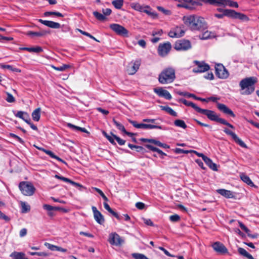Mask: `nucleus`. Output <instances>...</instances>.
Wrapping results in <instances>:
<instances>
[{
	"mask_svg": "<svg viewBox=\"0 0 259 259\" xmlns=\"http://www.w3.org/2000/svg\"><path fill=\"white\" fill-rule=\"evenodd\" d=\"M123 0H114L112 2V4L117 9H121L123 5Z\"/></svg>",
	"mask_w": 259,
	"mask_h": 259,
	"instance_id": "nucleus-43",
	"label": "nucleus"
},
{
	"mask_svg": "<svg viewBox=\"0 0 259 259\" xmlns=\"http://www.w3.org/2000/svg\"><path fill=\"white\" fill-rule=\"evenodd\" d=\"M51 67L56 70L59 71H63L66 70L67 69L70 68V65L68 64H63V65L60 67H56L54 65H51Z\"/></svg>",
	"mask_w": 259,
	"mask_h": 259,
	"instance_id": "nucleus-46",
	"label": "nucleus"
},
{
	"mask_svg": "<svg viewBox=\"0 0 259 259\" xmlns=\"http://www.w3.org/2000/svg\"><path fill=\"white\" fill-rule=\"evenodd\" d=\"M169 220L170 221L173 222H178L180 220V217L178 214L171 215L169 217Z\"/></svg>",
	"mask_w": 259,
	"mask_h": 259,
	"instance_id": "nucleus-60",
	"label": "nucleus"
},
{
	"mask_svg": "<svg viewBox=\"0 0 259 259\" xmlns=\"http://www.w3.org/2000/svg\"><path fill=\"white\" fill-rule=\"evenodd\" d=\"M257 82V78L255 76L246 77L242 79L239 82L241 93L243 95H249L255 91V84Z\"/></svg>",
	"mask_w": 259,
	"mask_h": 259,
	"instance_id": "nucleus-2",
	"label": "nucleus"
},
{
	"mask_svg": "<svg viewBox=\"0 0 259 259\" xmlns=\"http://www.w3.org/2000/svg\"><path fill=\"white\" fill-rule=\"evenodd\" d=\"M113 122L114 124V125L116 126V127L123 133L125 132V128L124 126L120 123L118 122L116 120H115L114 119L113 120Z\"/></svg>",
	"mask_w": 259,
	"mask_h": 259,
	"instance_id": "nucleus-49",
	"label": "nucleus"
},
{
	"mask_svg": "<svg viewBox=\"0 0 259 259\" xmlns=\"http://www.w3.org/2000/svg\"><path fill=\"white\" fill-rule=\"evenodd\" d=\"M38 21L45 26L51 28L58 29L61 27L60 24L58 22L52 21L44 20L42 19H38Z\"/></svg>",
	"mask_w": 259,
	"mask_h": 259,
	"instance_id": "nucleus-20",
	"label": "nucleus"
},
{
	"mask_svg": "<svg viewBox=\"0 0 259 259\" xmlns=\"http://www.w3.org/2000/svg\"><path fill=\"white\" fill-rule=\"evenodd\" d=\"M157 9L158 11L162 12L164 14L166 15H170L171 14L170 11L168 10H166L164 8L161 6H157Z\"/></svg>",
	"mask_w": 259,
	"mask_h": 259,
	"instance_id": "nucleus-56",
	"label": "nucleus"
},
{
	"mask_svg": "<svg viewBox=\"0 0 259 259\" xmlns=\"http://www.w3.org/2000/svg\"><path fill=\"white\" fill-rule=\"evenodd\" d=\"M231 10L229 9H225L223 11V13L222 14H215L214 16L219 19H222L224 16H227L228 17H230Z\"/></svg>",
	"mask_w": 259,
	"mask_h": 259,
	"instance_id": "nucleus-40",
	"label": "nucleus"
},
{
	"mask_svg": "<svg viewBox=\"0 0 259 259\" xmlns=\"http://www.w3.org/2000/svg\"><path fill=\"white\" fill-rule=\"evenodd\" d=\"M7 97L6 98V100L9 103H13L15 101V98L10 93H7Z\"/></svg>",
	"mask_w": 259,
	"mask_h": 259,
	"instance_id": "nucleus-58",
	"label": "nucleus"
},
{
	"mask_svg": "<svg viewBox=\"0 0 259 259\" xmlns=\"http://www.w3.org/2000/svg\"><path fill=\"white\" fill-rule=\"evenodd\" d=\"M177 6L178 8H184L189 10H193L195 9V6L192 5V4L183 2L182 3L178 4Z\"/></svg>",
	"mask_w": 259,
	"mask_h": 259,
	"instance_id": "nucleus-35",
	"label": "nucleus"
},
{
	"mask_svg": "<svg viewBox=\"0 0 259 259\" xmlns=\"http://www.w3.org/2000/svg\"><path fill=\"white\" fill-rule=\"evenodd\" d=\"M93 189H94L97 192H98L105 201H108V199L107 198V197L105 195L104 193L100 189L96 187H94L93 188Z\"/></svg>",
	"mask_w": 259,
	"mask_h": 259,
	"instance_id": "nucleus-55",
	"label": "nucleus"
},
{
	"mask_svg": "<svg viewBox=\"0 0 259 259\" xmlns=\"http://www.w3.org/2000/svg\"><path fill=\"white\" fill-rule=\"evenodd\" d=\"M92 209L94 214V217L96 221L99 224H103L105 222V220L102 213L97 209L96 207L93 206Z\"/></svg>",
	"mask_w": 259,
	"mask_h": 259,
	"instance_id": "nucleus-18",
	"label": "nucleus"
},
{
	"mask_svg": "<svg viewBox=\"0 0 259 259\" xmlns=\"http://www.w3.org/2000/svg\"><path fill=\"white\" fill-rule=\"evenodd\" d=\"M192 151V150H186L182 149L181 148H176L175 150V152L177 154H181V153L188 154L189 153H191Z\"/></svg>",
	"mask_w": 259,
	"mask_h": 259,
	"instance_id": "nucleus-57",
	"label": "nucleus"
},
{
	"mask_svg": "<svg viewBox=\"0 0 259 259\" xmlns=\"http://www.w3.org/2000/svg\"><path fill=\"white\" fill-rule=\"evenodd\" d=\"M154 92L158 96L163 97L167 100H170L172 98L170 93L167 90H164L162 88H154Z\"/></svg>",
	"mask_w": 259,
	"mask_h": 259,
	"instance_id": "nucleus-17",
	"label": "nucleus"
},
{
	"mask_svg": "<svg viewBox=\"0 0 259 259\" xmlns=\"http://www.w3.org/2000/svg\"><path fill=\"white\" fill-rule=\"evenodd\" d=\"M93 15L99 21H103L106 19V17L104 15L99 13L97 11L94 12Z\"/></svg>",
	"mask_w": 259,
	"mask_h": 259,
	"instance_id": "nucleus-48",
	"label": "nucleus"
},
{
	"mask_svg": "<svg viewBox=\"0 0 259 259\" xmlns=\"http://www.w3.org/2000/svg\"><path fill=\"white\" fill-rule=\"evenodd\" d=\"M129 122L136 128H142V129H153L157 128L161 130L162 128L160 125H153L145 123H138L135 120H129Z\"/></svg>",
	"mask_w": 259,
	"mask_h": 259,
	"instance_id": "nucleus-10",
	"label": "nucleus"
},
{
	"mask_svg": "<svg viewBox=\"0 0 259 259\" xmlns=\"http://www.w3.org/2000/svg\"><path fill=\"white\" fill-rule=\"evenodd\" d=\"M217 108L220 111L224 114L229 115L232 117H235V115L234 112L225 104L217 103Z\"/></svg>",
	"mask_w": 259,
	"mask_h": 259,
	"instance_id": "nucleus-19",
	"label": "nucleus"
},
{
	"mask_svg": "<svg viewBox=\"0 0 259 259\" xmlns=\"http://www.w3.org/2000/svg\"><path fill=\"white\" fill-rule=\"evenodd\" d=\"M16 117L20 118L23 120L25 122L29 121L30 119L29 114L24 111H19L15 114Z\"/></svg>",
	"mask_w": 259,
	"mask_h": 259,
	"instance_id": "nucleus-26",
	"label": "nucleus"
},
{
	"mask_svg": "<svg viewBox=\"0 0 259 259\" xmlns=\"http://www.w3.org/2000/svg\"><path fill=\"white\" fill-rule=\"evenodd\" d=\"M140 141L144 142H148L149 143H153L157 146L158 145V143H159V141H157V140L153 139L141 138L140 139Z\"/></svg>",
	"mask_w": 259,
	"mask_h": 259,
	"instance_id": "nucleus-54",
	"label": "nucleus"
},
{
	"mask_svg": "<svg viewBox=\"0 0 259 259\" xmlns=\"http://www.w3.org/2000/svg\"><path fill=\"white\" fill-rule=\"evenodd\" d=\"M43 208L48 211V214L50 217H53L55 215V211L60 210L61 208L60 207L52 206L49 204H44Z\"/></svg>",
	"mask_w": 259,
	"mask_h": 259,
	"instance_id": "nucleus-21",
	"label": "nucleus"
},
{
	"mask_svg": "<svg viewBox=\"0 0 259 259\" xmlns=\"http://www.w3.org/2000/svg\"><path fill=\"white\" fill-rule=\"evenodd\" d=\"M203 161L205 162L206 164L210 168L212 169L214 171H217L218 168L217 165L215 163H213L211 159H210L208 157H206Z\"/></svg>",
	"mask_w": 259,
	"mask_h": 259,
	"instance_id": "nucleus-30",
	"label": "nucleus"
},
{
	"mask_svg": "<svg viewBox=\"0 0 259 259\" xmlns=\"http://www.w3.org/2000/svg\"><path fill=\"white\" fill-rule=\"evenodd\" d=\"M102 134L104 137H105L113 145H115L116 143L114 141V140H115L113 136V135H111V136L109 135L105 131H103L102 132Z\"/></svg>",
	"mask_w": 259,
	"mask_h": 259,
	"instance_id": "nucleus-47",
	"label": "nucleus"
},
{
	"mask_svg": "<svg viewBox=\"0 0 259 259\" xmlns=\"http://www.w3.org/2000/svg\"><path fill=\"white\" fill-rule=\"evenodd\" d=\"M217 3H211V2L209 1V0H207V4H209L211 5H214V6H228V1H229V0H219L217 1Z\"/></svg>",
	"mask_w": 259,
	"mask_h": 259,
	"instance_id": "nucleus-39",
	"label": "nucleus"
},
{
	"mask_svg": "<svg viewBox=\"0 0 259 259\" xmlns=\"http://www.w3.org/2000/svg\"><path fill=\"white\" fill-rule=\"evenodd\" d=\"M144 13H145L146 14H147L148 15L150 16L153 19L156 18L158 17V15L157 13H156L154 12H151L148 9H145L144 11Z\"/></svg>",
	"mask_w": 259,
	"mask_h": 259,
	"instance_id": "nucleus-52",
	"label": "nucleus"
},
{
	"mask_svg": "<svg viewBox=\"0 0 259 259\" xmlns=\"http://www.w3.org/2000/svg\"><path fill=\"white\" fill-rule=\"evenodd\" d=\"M22 212L25 213L29 211L30 209V207L26 203L24 202H21Z\"/></svg>",
	"mask_w": 259,
	"mask_h": 259,
	"instance_id": "nucleus-51",
	"label": "nucleus"
},
{
	"mask_svg": "<svg viewBox=\"0 0 259 259\" xmlns=\"http://www.w3.org/2000/svg\"><path fill=\"white\" fill-rule=\"evenodd\" d=\"M110 28L119 35L124 37L128 36V31L123 26L119 24H111L110 25Z\"/></svg>",
	"mask_w": 259,
	"mask_h": 259,
	"instance_id": "nucleus-8",
	"label": "nucleus"
},
{
	"mask_svg": "<svg viewBox=\"0 0 259 259\" xmlns=\"http://www.w3.org/2000/svg\"><path fill=\"white\" fill-rule=\"evenodd\" d=\"M49 32L45 30H41L39 32H34L32 31H27L26 34L28 36H37V37H41L44 35H46L47 33H49Z\"/></svg>",
	"mask_w": 259,
	"mask_h": 259,
	"instance_id": "nucleus-28",
	"label": "nucleus"
},
{
	"mask_svg": "<svg viewBox=\"0 0 259 259\" xmlns=\"http://www.w3.org/2000/svg\"><path fill=\"white\" fill-rule=\"evenodd\" d=\"M111 135H113V136L114 137V139L116 140V141L117 142V143H118V144L119 145H123L125 144V141L121 139L120 138H119V137L117 136L116 135H114L112 133H111Z\"/></svg>",
	"mask_w": 259,
	"mask_h": 259,
	"instance_id": "nucleus-53",
	"label": "nucleus"
},
{
	"mask_svg": "<svg viewBox=\"0 0 259 259\" xmlns=\"http://www.w3.org/2000/svg\"><path fill=\"white\" fill-rule=\"evenodd\" d=\"M108 241L111 245L116 246H120L123 242V240H122L120 236L116 233L110 234Z\"/></svg>",
	"mask_w": 259,
	"mask_h": 259,
	"instance_id": "nucleus-13",
	"label": "nucleus"
},
{
	"mask_svg": "<svg viewBox=\"0 0 259 259\" xmlns=\"http://www.w3.org/2000/svg\"><path fill=\"white\" fill-rule=\"evenodd\" d=\"M135 205L136 207L140 210H142L145 207V204L141 202H137Z\"/></svg>",
	"mask_w": 259,
	"mask_h": 259,
	"instance_id": "nucleus-62",
	"label": "nucleus"
},
{
	"mask_svg": "<svg viewBox=\"0 0 259 259\" xmlns=\"http://www.w3.org/2000/svg\"><path fill=\"white\" fill-rule=\"evenodd\" d=\"M207 0H184L186 2L194 6H202L203 4H207Z\"/></svg>",
	"mask_w": 259,
	"mask_h": 259,
	"instance_id": "nucleus-32",
	"label": "nucleus"
},
{
	"mask_svg": "<svg viewBox=\"0 0 259 259\" xmlns=\"http://www.w3.org/2000/svg\"><path fill=\"white\" fill-rule=\"evenodd\" d=\"M223 131L226 134L231 136L234 141L240 146L243 148H247V146L245 143L240 139L234 132L227 128H225Z\"/></svg>",
	"mask_w": 259,
	"mask_h": 259,
	"instance_id": "nucleus-9",
	"label": "nucleus"
},
{
	"mask_svg": "<svg viewBox=\"0 0 259 259\" xmlns=\"http://www.w3.org/2000/svg\"><path fill=\"white\" fill-rule=\"evenodd\" d=\"M46 246H47V247L49 249H50L51 250H52V251H61V252H64L67 251L66 249L63 248L61 247L56 246V245H53V244H50L48 243L46 244Z\"/></svg>",
	"mask_w": 259,
	"mask_h": 259,
	"instance_id": "nucleus-33",
	"label": "nucleus"
},
{
	"mask_svg": "<svg viewBox=\"0 0 259 259\" xmlns=\"http://www.w3.org/2000/svg\"><path fill=\"white\" fill-rule=\"evenodd\" d=\"M176 78L175 70L172 67L164 69L159 74L158 81L161 84L172 82Z\"/></svg>",
	"mask_w": 259,
	"mask_h": 259,
	"instance_id": "nucleus-4",
	"label": "nucleus"
},
{
	"mask_svg": "<svg viewBox=\"0 0 259 259\" xmlns=\"http://www.w3.org/2000/svg\"><path fill=\"white\" fill-rule=\"evenodd\" d=\"M213 249L220 254H225L228 252L227 248L225 246L220 242H215L212 245Z\"/></svg>",
	"mask_w": 259,
	"mask_h": 259,
	"instance_id": "nucleus-16",
	"label": "nucleus"
},
{
	"mask_svg": "<svg viewBox=\"0 0 259 259\" xmlns=\"http://www.w3.org/2000/svg\"><path fill=\"white\" fill-rule=\"evenodd\" d=\"M174 48L177 51H187L191 48V44L188 40L180 39L175 42Z\"/></svg>",
	"mask_w": 259,
	"mask_h": 259,
	"instance_id": "nucleus-6",
	"label": "nucleus"
},
{
	"mask_svg": "<svg viewBox=\"0 0 259 259\" xmlns=\"http://www.w3.org/2000/svg\"><path fill=\"white\" fill-rule=\"evenodd\" d=\"M10 256L12 259H28L25 257V253L22 252L14 251L11 253Z\"/></svg>",
	"mask_w": 259,
	"mask_h": 259,
	"instance_id": "nucleus-31",
	"label": "nucleus"
},
{
	"mask_svg": "<svg viewBox=\"0 0 259 259\" xmlns=\"http://www.w3.org/2000/svg\"><path fill=\"white\" fill-rule=\"evenodd\" d=\"M40 108H37L32 113V119L35 121H38L40 117Z\"/></svg>",
	"mask_w": 259,
	"mask_h": 259,
	"instance_id": "nucleus-36",
	"label": "nucleus"
},
{
	"mask_svg": "<svg viewBox=\"0 0 259 259\" xmlns=\"http://www.w3.org/2000/svg\"><path fill=\"white\" fill-rule=\"evenodd\" d=\"M171 44L169 42L160 44L158 48V52L160 56H165L171 50Z\"/></svg>",
	"mask_w": 259,
	"mask_h": 259,
	"instance_id": "nucleus-12",
	"label": "nucleus"
},
{
	"mask_svg": "<svg viewBox=\"0 0 259 259\" xmlns=\"http://www.w3.org/2000/svg\"><path fill=\"white\" fill-rule=\"evenodd\" d=\"M183 20L184 24L192 31L204 30L207 27L204 19L196 15L185 16Z\"/></svg>",
	"mask_w": 259,
	"mask_h": 259,
	"instance_id": "nucleus-1",
	"label": "nucleus"
},
{
	"mask_svg": "<svg viewBox=\"0 0 259 259\" xmlns=\"http://www.w3.org/2000/svg\"><path fill=\"white\" fill-rule=\"evenodd\" d=\"M130 6L133 9L140 12H144L145 9H151L150 6L147 5L143 7L138 3H132L130 4Z\"/></svg>",
	"mask_w": 259,
	"mask_h": 259,
	"instance_id": "nucleus-23",
	"label": "nucleus"
},
{
	"mask_svg": "<svg viewBox=\"0 0 259 259\" xmlns=\"http://www.w3.org/2000/svg\"><path fill=\"white\" fill-rule=\"evenodd\" d=\"M141 64V60H137L134 62H131L128 66L127 71L129 74H134L139 69Z\"/></svg>",
	"mask_w": 259,
	"mask_h": 259,
	"instance_id": "nucleus-14",
	"label": "nucleus"
},
{
	"mask_svg": "<svg viewBox=\"0 0 259 259\" xmlns=\"http://www.w3.org/2000/svg\"><path fill=\"white\" fill-rule=\"evenodd\" d=\"M230 18L233 19H238L241 20L247 21L248 18L244 14L236 12L234 10H231Z\"/></svg>",
	"mask_w": 259,
	"mask_h": 259,
	"instance_id": "nucleus-22",
	"label": "nucleus"
},
{
	"mask_svg": "<svg viewBox=\"0 0 259 259\" xmlns=\"http://www.w3.org/2000/svg\"><path fill=\"white\" fill-rule=\"evenodd\" d=\"M177 93L180 96L187 97L188 98H193L194 99L195 95L188 92L178 91Z\"/></svg>",
	"mask_w": 259,
	"mask_h": 259,
	"instance_id": "nucleus-50",
	"label": "nucleus"
},
{
	"mask_svg": "<svg viewBox=\"0 0 259 259\" xmlns=\"http://www.w3.org/2000/svg\"><path fill=\"white\" fill-rule=\"evenodd\" d=\"M185 34V31L181 27H176L171 29L168 32V36L172 38H179L183 36Z\"/></svg>",
	"mask_w": 259,
	"mask_h": 259,
	"instance_id": "nucleus-15",
	"label": "nucleus"
},
{
	"mask_svg": "<svg viewBox=\"0 0 259 259\" xmlns=\"http://www.w3.org/2000/svg\"><path fill=\"white\" fill-rule=\"evenodd\" d=\"M217 192L220 195L227 198H232L234 197V193L230 190L224 189H220L217 190Z\"/></svg>",
	"mask_w": 259,
	"mask_h": 259,
	"instance_id": "nucleus-24",
	"label": "nucleus"
},
{
	"mask_svg": "<svg viewBox=\"0 0 259 259\" xmlns=\"http://www.w3.org/2000/svg\"><path fill=\"white\" fill-rule=\"evenodd\" d=\"M19 188L22 193L25 196L32 195L35 190V188L32 184L26 182H20Z\"/></svg>",
	"mask_w": 259,
	"mask_h": 259,
	"instance_id": "nucleus-5",
	"label": "nucleus"
},
{
	"mask_svg": "<svg viewBox=\"0 0 259 259\" xmlns=\"http://www.w3.org/2000/svg\"><path fill=\"white\" fill-rule=\"evenodd\" d=\"M55 177V178H57L58 179H60L61 180H62L65 182L69 183L70 184H71V182L72 181V180H71L70 179H69L68 178H65L64 177L60 176H59L57 175H56Z\"/></svg>",
	"mask_w": 259,
	"mask_h": 259,
	"instance_id": "nucleus-61",
	"label": "nucleus"
},
{
	"mask_svg": "<svg viewBox=\"0 0 259 259\" xmlns=\"http://www.w3.org/2000/svg\"><path fill=\"white\" fill-rule=\"evenodd\" d=\"M174 124L176 126L182 127L184 129L187 128V126L184 121L181 119H177L174 121Z\"/></svg>",
	"mask_w": 259,
	"mask_h": 259,
	"instance_id": "nucleus-44",
	"label": "nucleus"
},
{
	"mask_svg": "<svg viewBox=\"0 0 259 259\" xmlns=\"http://www.w3.org/2000/svg\"><path fill=\"white\" fill-rule=\"evenodd\" d=\"M0 66L3 69H8L9 70H11L13 72H20L21 70L17 68H14L13 67V66L10 65H5L4 64H1Z\"/></svg>",
	"mask_w": 259,
	"mask_h": 259,
	"instance_id": "nucleus-41",
	"label": "nucleus"
},
{
	"mask_svg": "<svg viewBox=\"0 0 259 259\" xmlns=\"http://www.w3.org/2000/svg\"><path fill=\"white\" fill-rule=\"evenodd\" d=\"M194 63L197 65L196 67L193 69L192 71L194 73H201L208 71L210 67L209 66L204 62L194 61Z\"/></svg>",
	"mask_w": 259,
	"mask_h": 259,
	"instance_id": "nucleus-11",
	"label": "nucleus"
},
{
	"mask_svg": "<svg viewBox=\"0 0 259 259\" xmlns=\"http://www.w3.org/2000/svg\"><path fill=\"white\" fill-rule=\"evenodd\" d=\"M45 153H46L47 154L49 155L51 157L56 159L57 160L61 161L65 164H66V162L65 161H64L63 159H62L58 156L55 155L54 153L53 152H52L51 151L46 149V150L45 151Z\"/></svg>",
	"mask_w": 259,
	"mask_h": 259,
	"instance_id": "nucleus-42",
	"label": "nucleus"
},
{
	"mask_svg": "<svg viewBox=\"0 0 259 259\" xmlns=\"http://www.w3.org/2000/svg\"><path fill=\"white\" fill-rule=\"evenodd\" d=\"M211 33L208 31H206L204 32L201 37L202 39H207L211 37Z\"/></svg>",
	"mask_w": 259,
	"mask_h": 259,
	"instance_id": "nucleus-59",
	"label": "nucleus"
},
{
	"mask_svg": "<svg viewBox=\"0 0 259 259\" xmlns=\"http://www.w3.org/2000/svg\"><path fill=\"white\" fill-rule=\"evenodd\" d=\"M215 75L220 78L226 79L228 78L229 73L228 70L222 64H217L215 66Z\"/></svg>",
	"mask_w": 259,
	"mask_h": 259,
	"instance_id": "nucleus-7",
	"label": "nucleus"
},
{
	"mask_svg": "<svg viewBox=\"0 0 259 259\" xmlns=\"http://www.w3.org/2000/svg\"><path fill=\"white\" fill-rule=\"evenodd\" d=\"M239 227L247 234L250 232V230L241 222L239 223Z\"/></svg>",
	"mask_w": 259,
	"mask_h": 259,
	"instance_id": "nucleus-63",
	"label": "nucleus"
},
{
	"mask_svg": "<svg viewBox=\"0 0 259 259\" xmlns=\"http://www.w3.org/2000/svg\"><path fill=\"white\" fill-rule=\"evenodd\" d=\"M22 50L27 51L29 52H34L36 53H38L43 51V50L41 47L37 46L36 47H25L20 48Z\"/></svg>",
	"mask_w": 259,
	"mask_h": 259,
	"instance_id": "nucleus-34",
	"label": "nucleus"
},
{
	"mask_svg": "<svg viewBox=\"0 0 259 259\" xmlns=\"http://www.w3.org/2000/svg\"><path fill=\"white\" fill-rule=\"evenodd\" d=\"M238 252L240 254L247 257L248 259H254L252 255L249 254L245 249L243 248L239 247L238 249Z\"/></svg>",
	"mask_w": 259,
	"mask_h": 259,
	"instance_id": "nucleus-37",
	"label": "nucleus"
},
{
	"mask_svg": "<svg viewBox=\"0 0 259 259\" xmlns=\"http://www.w3.org/2000/svg\"><path fill=\"white\" fill-rule=\"evenodd\" d=\"M198 113L206 115L207 117L211 121H215L227 125L233 130L235 129V127L232 124L229 123L225 119L219 117V115H218L214 111L200 108Z\"/></svg>",
	"mask_w": 259,
	"mask_h": 259,
	"instance_id": "nucleus-3",
	"label": "nucleus"
},
{
	"mask_svg": "<svg viewBox=\"0 0 259 259\" xmlns=\"http://www.w3.org/2000/svg\"><path fill=\"white\" fill-rule=\"evenodd\" d=\"M44 15L46 17H48L51 15H54L59 17H63L64 16L60 12L52 11L46 12L44 13Z\"/></svg>",
	"mask_w": 259,
	"mask_h": 259,
	"instance_id": "nucleus-45",
	"label": "nucleus"
},
{
	"mask_svg": "<svg viewBox=\"0 0 259 259\" xmlns=\"http://www.w3.org/2000/svg\"><path fill=\"white\" fill-rule=\"evenodd\" d=\"M160 108L161 110H164L169 113L170 115L176 117L177 116V113L175 112L171 108L167 106H161Z\"/></svg>",
	"mask_w": 259,
	"mask_h": 259,
	"instance_id": "nucleus-38",
	"label": "nucleus"
},
{
	"mask_svg": "<svg viewBox=\"0 0 259 259\" xmlns=\"http://www.w3.org/2000/svg\"><path fill=\"white\" fill-rule=\"evenodd\" d=\"M104 206L106 210L109 212L111 213L114 217H115L118 220H121L122 218V216L119 215L116 212L114 211L106 202H104Z\"/></svg>",
	"mask_w": 259,
	"mask_h": 259,
	"instance_id": "nucleus-27",
	"label": "nucleus"
},
{
	"mask_svg": "<svg viewBox=\"0 0 259 259\" xmlns=\"http://www.w3.org/2000/svg\"><path fill=\"white\" fill-rule=\"evenodd\" d=\"M179 102L181 103H183L184 105L187 106H190L193 108L194 110H195L197 112H199V110L201 108L197 106L195 104L192 102L188 101L186 99L183 98L180 99L179 100Z\"/></svg>",
	"mask_w": 259,
	"mask_h": 259,
	"instance_id": "nucleus-25",
	"label": "nucleus"
},
{
	"mask_svg": "<svg viewBox=\"0 0 259 259\" xmlns=\"http://www.w3.org/2000/svg\"><path fill=\"white\" fill-rule=\"evenodd\" d=\"M228 6L231 7H234V8H238V5L237 2L232 1L231 0H229V1H228Z\"/></svg>",
	"mask_w": 259,
	"mask_h": 259,
	"instance_id": "nucleus-64",
	"label": "nucleus"
},
{
	"mask_svg": "<svg viewBox=\"0 0 259 259\" xmlns=\"http://www.w3.org/2000/svg\"><path fill=\"white\" fill-rule=\"evenodd\" d=\"M241 180L246 184H247L248 185L253 187H256L255 185H254L253 183L252 182V181L250 180L249 177L246 175L244 174H241L240 175Z\"/></svg>",
	"mask_w": 259,
	"mask_h": 259,
	"instance_id": "nucleus-29",
	"label": "nucleus"
}]
</instances>
